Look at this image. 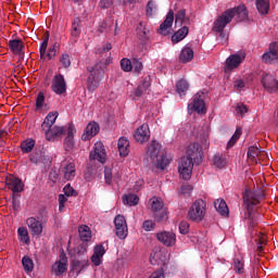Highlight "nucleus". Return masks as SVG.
Wrapping results in <instances>:
<instances>
[{"label": "nucleus", "instance_id": "1", "mask_svg": "<svg viewBox=\"0 0 278 278\" xmlns=\"http://www.w3.org/2000/svg\"><path fill=\"white\" fill-rule=\"evenodd\" d=\"M236 16V20L239 23H242V21H249V11L247 10V7L240 5L238 8H233L230 10H227L224 12L214 23L213 31H217L223 36V30L231 21H233Z\"/></svg>", "mask_w": 278, "mask_h": 278}, {"label": "nucleus", "instance_id": "2", "mask_svg": "<svg viewBox=\"0 0 278 278\" xmlns=\"http://www.w3.org/2000/svg\"><path fill=\"white\" fill-rule=\"evenodd\" d=\"M264 191H251V189H244L242 192L243 205L247 210L244 214V219L250 220L249 227H255L257 223L253 219V205H257L262 199H264Z\"/></svg>", "mask_w": 278, "mask_h": 278}, {"label": "nucleus", "instance_id": "3", "mask_svg": "<svg viewBox=\"0 0 278 278\" xmlns=\"http://www.w3.org/2000/svg\"><path fill=\"white\" fill-rule=\"evenodd\" d=\"M148 157L156 165V168L164 170L170 160L166 159V150L162 149V144L156 140H152L148 147L147 151Z\"/></svg>", "mask_w": 278, "mask_h": 278}, {"label": "nucleus", "instance_id": "4", "mask_svg": "<svg viewBox=\"0 0 278 278\" xmlns=\"http://www.w3.org/2000/svg\"><path fill=\"white\" fill-rule=\"evenodd\" d=\"M58 112H50L41 124V130L45 131L46 139L49 141L54 138H60V136H64V127L53 126L55 125V121H58Z\"/></svg>", "mask_w": 278, "mask_h": 278}, {"label": "nucleus", "instance_id": "5", "mask_svg": "<svg viewBox=\"0 0 278 278\" xmlns=\"http://www.w3.org/2000/svg\"><path fill=\"white\" fill-rule=\"evenodd\" d=\"M89 77L87 79V88L90 92H94L99 88L103 77H105V63H97L89 70Z\"/></svg>", "mask_w": 278, "mask_h": 278}, {"label": "nucleus", "instance_id": "6", "mask_svg": "<svg viewBox=\"0 0 278 278\" xmlns=\"http://www.w3.org/2000/svg\"><path fill=\"white\" fill-rule=\"evenodd\" d=\"M205 201L201 199L195 200L188 212L189 220H192L193 223H201V220L205 218Z\"/></svg>", "mask_w": 278, "mask_h": 278}, {"label": "nucleus", "instance_id": "7", "mask_svg": "<svg viewBox=\"0 0 278 278\" xmlns=\"http://www.w3.org/2000/svg\"><path fill=\"white\" fill-rule=\"evenodd\" d=\"M151 210L156 223H164V220H168V212L164 208V202L160 199H153Z\"/></svg>", "mask_w": 278, "mask_h": 278}, {"label": "nucleus", "instance_id": "8", "mask_svg": "<svg viewBox=\"0 0 278 278\" xmlns=\"http://www.w3.org/2000/svg\"><path fill=\"white\" fill-rule=\"evenodd\" d=\"M192 168H194V161L189 159V156H182L178 165V173L182 179H190L192 177Z\"/></svg>", "mask_w": 278, "mask_h": 278}, {"label": "nucleus", "instance_id": "9", "mask_svg": "<svg viewBox=\"0 0 278 278\" xmlns=\"http://www.w3.org/2000/svg\"><path fill=\"white\" fill-rule=\"evenodd\" d=\"M187 157L192 160L194 164L203 162V148L199 143H190L187 149Z\"/></svg>", "mask_w": 278, "mask_h": 278}, {"label": "nucleus", "instance_id": "10", "mask_svg": "<svg viewBox=\"0 0 278 278\" xmlns=\"http://www.w3.org/2000/svg\"><path fill=\"white\" fill-rule=\"evenodd\" d=\"M115 225V233L119 240H125L127 238L128 229H127V220L125 216L117 215L114 219Z\"/></svg>", "mask_w": 278, "mask_h": 278}, {"label": "nucleus", "instance_id": "11", "mask_svg": "<svg viewBox=\"0 0 278 278\" xmlns=\"http://www.w3.org/2000/svg\"><path fill=\"white\" fill-rule=\"evenodd\" d=\"M263 88L269 94H275L278 92V80L273 74H265L262 78Z\"/></svg>", "mask_w": 278, "mask_h": 278}, {"label": "nucleus", "instance_id": "12", "mask_svg": "<svg viewBox=\"0 0 278 278\" xmlns=\"http://www.w3.org/2000/svg\"><path fill=\"white\" fill-rule=\"evenodd\" d=\"M156 239L161 244H164V247H175L177 244V235L173 231H161L156 233Z\"/></svg>", "mask_w": 278, "mask_h": 278}, {"label": "nucleus", "instance_id": "13", "mask_svg": "<svg viewBox=\"0 0 278 278\" xmlns=\"http://www.w3.org/2000/svg\"><path fill=\"white\" fill-rule=\"evenodd\" d=\"M105 157H108L105 154V147L102 142H97L93 147V151H91L89 154L90 161L97 160L101 164H104Z\"/></svg>", "mask_w": 278, "mask_h": 278}, {"label": "nucleus", "instance_id": "14", "mask_svg": "<svg viewBox=\"0 0 278 278\" xmlns=\"http://www.w3.org/2000/svg\"><path fill=\"white\" fill-rule=\"evenodd\" d=\"M51 89L55 94H64V92H66V80H64V76L62 74L54 76Z\"/></svg>", "mask_w": 278, "mask_h": 278}, {"label": "nucleus", "instance_id": "15", "mask_svg": "<svg viewBox=\"0 0 278 278\" xmlns=\"http://www.w3.org/2000/svg\"><path fill=\"white\" fill-rule=\"evenodd\" d=\"M174 21H175V12L173 10H169L166 15V18L160 25V28L157 29V34H161V36H168V29L173 27Z\"/></svg>", "mask_w": 278, "mask_h": 278}, {"label": "nucleus", "instance_id": "16", "mask_svg": "<svg viewBox=\"0 0 278 278\" xmlns=\"http://www.w3.org/2000/svg\"><path fill=\"white\" fill-rule=\"evenodd\" d=\"M151 138V131L149 130V125H141L135 132V140L140 142V144L147 142Z\"/></svg>", "mask_w": 278, "mask_h": 278}, {"label": "nucleus", "instance_id": "17", "mask_svg": "<svg viewBox=\"0 0 278 278\" xmlns=\"http://www.w3.org/2000/svg\"><path fill=\"white\" fill-rule=\"evenodd\" d=\"M244 60V54L241 55L240 53H236L230 55L226 60V71H233V68H238L240 64H242V61Z\"/></svg>", "mask_w": 278, "mask_h": 278}, {"label": "nucleus", "instance_id": "18", "mask_svg": "<svg viewBox=\"0 0 278 278\" xmlns=\"http://www.w3.org/2000/svg\"><path fill=\"white\" fill-rule=\"evenodd\" d=\"M202 94V91H199L195 94L193 103L188 105L189 110H194V112H198V114L205 112V101H203V98H201Z\"/></svg>", "mask_w": 278, "mask_h": 278}, {"label": "nucleus", "instance_id": "19", "mask_svg": "<svg viewBox=\"0 0 278 278\" xmlns=\"http://www.w3.org/2000/svg\"><path fill=\"white\" fill-rule=\"evenodd\" d=\"M75 126L70 124L67 128V135L64 140L65 151H72V149H75Z\"/></svg>", "mask_w": 278, "mask_h": 278}, {"label": "nucleus", "instance_id": "20", "mask_svg": "<svg viewBox=\"0 0 278 278\" xmlns=\"http://www.w3.org/2000/svg\"><path fill=\"white\" fill-rule=\"evenodd\" d=\"M100 129L101 128L99 127L97 122L89 123L86 127L85 132L81 136V140L86 141V140H90L91 138H94V136H97V134H99Z\"/></svg>", "mask_w": 278, "mask_h": 278}, {"label": "nucleus", "instance_id": "21", "mask_svg": "<svg viewBox=\"0 0 278 278\" xmlns=\"http://www.w3.org/2000/svg\"><path fill=\"white\" fill-rule=\"evenodd\" d=\"M26 225L29 227L31 236H40L42 233V224L35 217H29L26 220Z\"/></svg>", "mask_w": 278, "mask_h": 278}, {"label": "nucleus", "instance_id": "22", "mask_svg": "<svg viewBox=\"0 0 278 278\" xmlns=\"http://www.w3.org/2000/svg\"><path fill=\"white\" fill-rule=\"evenodd\" d=\"M105 255V248L101 244H98L93 249V254L91 256V262L94 266H101V260Z\"/></svg>", "mask_w": 278, "mask_h": 278}, {"label": "nucleus", "instance_id": "23", "mask_svg": "<svg viewBox=\"0 0 278 278\" xmlns=\"http://www.w3.org/2000/svg\"><path fill=\"white\" fill-rule=\"evenodd\" d=\"M117 149L121 157H127V155H129V140L125 137H121L117 142Z\"/></svg>", "mask_w": 278, "mask_h": 278}, {"label": "nucleus", "instance_id": "24", "mask_svg": "<svg viewBox=\"0 0 278 278\" xmlns=\"http://www.w3.org/2000/svg\"><path fill=\"white\" fill-rule=\"evenodd\" d=\"M275 60H278V52L273 43L269 47V51L263 54V62H265V64H273Z\"/></svg>", "mask_w": 278, "mask_h": 278}, {"label": "nucleus", "instance_id": "25", "mask_svg": "<svg viewBox=\"0 0 278 278\" xmlns=\"http://www.w3.org/2000/svg\"><path fill=\"white\" fill-rule=\"evenodd\" d=\"M190 29L188 26H184L180 29H178L173 36H172V42L173 45H177V42H181L186 36H188Z\"/></svg>", "mask_w": 278, "mask_h": 278}, {"label": "nucleus", "instance_id": "26", "mask_svg": "<svg viewBox=\"0 0 278 278\" xmlns=\"http://www.w3.org/2000/svg\"><path fill=\"white\" fill-rule=\"evenodd\" d=\"M215 210L220 214L222 216H229V207L227 206V202L223 199H217L214 202Z\"/></svg>", "mask_w": 278, "mask_h": 278}, {"label": "nucleus", "instance_id": "27", "mask_svg": "<svg viewBox=\"0 0 278 278\" xmlns=\"http://www.w3.org/2000/svg\"><path fill=\"white\" fill-rule=\"evenodd\" d=\"M194 58V51L192 49L186 47L181 50L180 55H179V61L182 64H188V62H191Z\"/></svg>", "mask_w": 278, "mask_h": 278}, {"label": "nucleus", "instance_id": "28", "mask_svg": "<svg viewBox=\"0 0 278 278\" xmlns=\"http://www.w3.org/2000/svg\"><path fill=\"white\" fill-rule=\"evenodd\" d=\"M255 5H256V10L262 15L268 14V10H270L269 0H255Z\"/></svg>", "mask_w": 278, "mask_h": 278}, {"label": "nucleus", "instance_id": "29", "mask_svg": "<svg viewBox=\"0 0 278 278\" xmlns=\"http://www.w3.org/2000/svg\"><path fill=\"white\" fill-rule=\"evenodd\" d=\"M177 23H179V25H184V23H186V25H192L190 17H186V9H181L176 13L175 24L177 25Z\"/></svg>", "mask_w": 278, "mask_h": 278}, {"label": "nucleus", "instance_id": "30", "mask_svg": "<svg viewBox=\"0 0 278 278\" xmlns=\"http://www.w3.org/2000/svg\"><path fill=\"white\" fill-rule=\"evenodd\" d=\"M123 203L124 205H129L130 207H134L140 203V198L134 193H128L123 197Z\"/></svg>", "mask_w": 278, "mask_h": 278}, {"label": "nucleus", "instance_id": "31", "mask_svg": "<svg viewBox=\"0 0 278 278\" xmlns=\"http://www.w3.org/2000/svg\"><path fill=\"white\" fill-rule=\"evenodd\" d=\"M30 162L31 164H47L49 160H47V155L42 152H35L30 154Z\"/></svg>", "mask_w": 278, "mask_h": 278}, {"label": "nucleus", "instance_id": "32", "mask_svg": "<svg viewBox=\"0 0 278 278\" xmlns=\"http://www.w3.org/2000/svg\"><path fill=\"white\" fill-rule=\"evenodd\" d=\"M78 233H79L80 240L83 242H90V239L92 238V232H90V227H88V226H80L78 228Z\"/></svg>", "mask_w": 278, "mask_h": 278}, {"label": "nucleus", "instance_id": "33", "mask_svg": "<svg viewBox=\"0 0 278 278\" xmlns=\"http://www.w3.org/2000/svg\"><path fill=\"white\" fill-rule=\"evenodd\" d=\"M151 87V79H144L142 83L137 87L135 91V97H142L147 90Z\"/></svg>", "mask_w": 278, "mask_h": 278}, {"label": "nucleus", "instance_id": "34", "mask_svg": "<svg viewBox=\"0 0 278 278\" xmlns=\"http://www.w3.org/2000/svg\"><path fill=\"white\" fill-rule=\"evenodd\" d=\"M9 47L14 53H21V51H23L25 48V43H23V41L20 39H13L9 41Z\"/></svg>", "mask_w": 278, "mask_h": 278}, {"label": "nucleus", "instance_id": "35", "mask_svg": "<svg viewBox=\"0 0 278 278\" xmlns=\"http://www.w3.org/2000/svg\"><path fill=\"white\" fill-rule=\"evenodd\" d=\"M213 166L215 168H225L227 166V160L220 153H217L213 156Z\"/></svg>", "mask_w": 278, "mask_h": 278}, {"label": "nucleus", "instance_id": "36", "mask_svg": "<svg viewBox=\"0 0 278 278\" xmlns=\"http://www.w3.org/2000/svg\"><path fill=\"white\" fill-rule=\"evenodd\" d=\"M64 179H66V181H71V179H75V163H68L64 167Z\"/></svg>", "mask_w": 278, "mask_h": 278}, {"label": "nucleus", "instance_id": "37", "mask_svg": "<svg viewBox=\"0 0 278 278\" xmlns=\"http://www.w3.org/2000/svg\"><path fill=\"white\" fill-rule=\"evenodd\" d=\"M7 184L10 186L12 192H23V182L18 178L10 179Z\"/></svg>", "mask_w": 278, "mask_h": 278}, {"label": "nucleus", "instance_id": "38", "mask_svg": "<svg viewBox=\"0 0 278 278\" xmlns=\"http://www.w3.org/2000/svg\"><path fill=\"white\" fill-rule=\"evenodd\" d=\"M137 36L141 42H147L149 40V35L147 33V27L144 26V23L140 22L139 26L137 27Z\"/></svg>", "mask_w": 278, "mask_h": 278}, {"label": "nucleus", "instance_id": "39", "mask_svg": "<svg viewBox=\"0 0 278 278\" xmlns=\"http://www.w3.org/2000/svg\"><path fill=\"white\" fill-rule=\"evenodd\" d=\"M190 88V85H188V81L186 79H180L176 84V92L180 97L182 94H186L187 90Z\"/></svg>", "mask_w": 278, "mask_h": 278}, {"label": "nucleus", "instance_id": "40", "mask_svg": "<svg viewBox=\"0 0 278 278\" xmlns=\"http://www.w3.org/2000/svg\"><path fill=\"white\" fill-rule=\"evenodd\" d=\"M88 251V243L83 242L73 250L70 251V255H85Z\"/></svg>", "mask_w": 278, "mask_h": 278}, {"label": "nucleus", "instance_id": "41", "mask_svg": "<svg viewBox=\"0 0 278 278\" xmlns=\"http://www.w3.org/2000/svg\"><path fill=\"white\" fill-rule=\"evenodd\" d=\"M260 153H262V150H260V148L255 146L250 147L248 150V160H251V162H257Z\"/></svg>", "mask_w": 278, "mask_h": 278}, {"label": "nucleus", "instance_id": "42", "mask_svg": "<svg viewBox=\"0 0 278 278\" xmlns=\"http://www.w3.org/2000/svg\"><path fill=\"white\" fill-rule=\"evenodd\" d=\"M79 23H81V20L79 17H75L72 23V36L74 38H79V34H81V27L79 26Z\"/></svg>", "mask_w": 278, "mask_h": 278}, {"label": "nucleus", "instance_id": "43", "mask_svg": "<svg viewBox=\"0 0 278 278\" xmlns=\"http://www.w3.org/2000/svg\"><path fill=\"white\" fill-rule=\"evenodd\" d=\"M45 36V40L42 41L39 49L41 60H47V47H49V31H46Z\"/></svg>", "mask_w": 278, "mask_h": 278}, {"label": "nucleus", "instance_id": "44", "mask_svg": "<svg viewBox=\"0 0 278 278\" xmlns=\"http://www.w3.org/2000/svg\"><path fill=\"white\" fill-rule=\"evenodd\" d=\"M87 265H88L87 260H84V261L74 260L72 261V264H71L72 270H74L77 274L81 273V270L84 269V266H87Z\"/></svg>", "mask_w": 278, "mask_h": 278}, {"label": "nucleus", "instance_id": "45", "mask_svg": "<svg viewBox=\"0 0 278 278\" xmlns=\"http://www.w3.org/2000/svg\"><path fill=\"white\" fill-rule=\"evenodd\" d=\"M233 270L237 275H244V262L240 258H233Z\"/></svg>", "mask_w": 278, "mask_h": 278}, {"label": "nucleus", "instance_id": "46", "mask_svg": "<svg viewBox=\"0 0 278 278\" xmlns=\"http://www.w3.org/2000/svg\"><path fill=\"white\" fill-rule=\"evenodd\" d=\"M240 136H242V128H237L235 134L232 135L231 139L228 141L227 149H231L238 140H240Z\"/></svg>", "mask_w": 278, "mask_h": 278}, {"label": "nucleus", "instance_id": "47", "mask_svg": "<svg viewBox=\"0 0 278 278\" xmlns=\"http://www.w3.org/2000/svg\"><path fill=\"white\" fill-rule=\"evenodd\" d=\"M35 144H36V141H34V140L24 141L21 143V149H22L23 153H31Z\"/></svg>", "mask_w": 278, "mask_h": 278}, {"label": "nucleus", "instance_id": "48", "mask_svg": "<svg viewBox=\"0 0 278 278\" xmlns=\"http://www.w3.org/2000/svg\"><path fill=\"white\" fill-rule=\"evenodd\" d=\"M132 71L134 73H136L137 75H140L142 73V68H144V66L142 65V61H140V59H132Z\"/></svg>", "mask_w": 278, "mask_h": 278}, {"label": "nucleus", "instance_id": "49", "mask_svg": "<svg viewBox=\"0 0 278 278\" xmlns=\"http://www.w3.org/2000/svg\"><path fill=\"white\" fill-rule=\"evenodd\" d=\"M22 264L26 273H31V270H34V261H31V258H29L28 256L23 257Z\"/></svg>", "mask_w": 278, "mask_h": 278}, {"label": "nucleus", "instance_id": "50", "mask_svg": "<svg viewBox=\"0 0 278 278\" xmlns=\"http://www.w3.org/2000/svg\"><path fill=\"white\" fill-rule=\"evenodd\" d=\"M17 233L21 237L22 242L29 244V232L27 231V228L20 227Z\"/></svg>", "mask_w": 278, "mask_h": 278}, {"label": "nucleus", "instance_id": "51", "mask_svg": "<svg viewBox=\"0 0 278 278\" xmlns=\"http://www.w3.org/2000/svg\"><path fill=\"white\" fill-rule=\"evenodd\" d=\"M52 269L55 275H62V273L66 271V263L56 262L53 264Z\"/></svg>", "mask_w": 278, "mask_h": 278}, {"label": "nucleus", "instance_id": "52", "mask_svg": "<svg viewBox=\"0 0 278 278\" xmlns=\"http://www.w3.org/2000/svg\"><path fill=\"white\" fill-rule=\"evenodd\" d=\"M121 67L122 71H125V73H129L130 71H132V61H130L129 59H122Z\"/></svg>", "mask_w": 278, "mask_h": 278}, {"label": "nucleus", "instance_id": "53", "mask_svg": "<svg viewBox=\"0 0 278 278\" xmlns=\"http://www.w3.org/2000/svg\"><path fill=\"white\" fill-rule=\"evenodd\" d=\"M258 240V245L256 248L257 253H264V244H266V238H264V235H260L257 239H255V242Z\"/></svg>", "mask_w": 278, "mask_h": 278}, {"label": "nucleus", "instance_id": "54", "mask_svg": "<svg viewBox=\"0 0 278 278\" xmlns=\"http://www.w3.org/2000/svg\"><path fill=\"white\" fill-rule=\"evenodd\" d=\"M42 105H45V92L39 91V93L37 94V98H36L37 110H40V108H42Z\"/></svg>", "mask_w": 278, "mask_h": 278}, {"label": "nucleus", "instance_id": "55", "mask_svg": "<svg viewBox=\"0 0 278 278\" xmlns=\"http://www.w3.org/2000/svg\"><path fill=\"white\" fill-rule=\"evenodd\" d=\"M65 197H77V191L71 187V185H66L63 189Z\"/></svg>", "mask_w": 278, "mask_h": 278}, {"label": "nucleus", "instance_id": "56", "mask_svg": "<svg viewBox=\"0 0 278 278\" xmlns=\"http://www.w3.org/2000/svg\"><path fill=\"white\" fill-rule=\"evenodd\" d=\"M190 231V224L188 222H180L179 224V232L186 236Z\"/></svg>", "mask_w": 278, "mask_h": 278}, {"label": "nucleus", "instance_id": "57", "mask_svg": "<svg viewBox=\"0 0 278 278\" xmlns=\"http://www.w3.org/2000/svg\"><path fill=\"white\" fill-rule=\"evenodd\" d=\"M236 112L239 116H244L249 112V108L245 104L239 103L237 104Z\"/></svg>", "mask_w": 278, "mask_h": 278}, {"label": "nucleus", "instance_id": "58", "mask_svg": "<svg viewBox=\"0 0 278 278\" xmlns=\"http://www.w3.org/2000/svg\"><path fill=\"white\" fill-rule=\"evenodd\" d=\"M60 62L64 68H68L71 66V56L68 54H62Z\"/></svg>", "mask_w": 278, "mask_h": 278}, {"label": "nucleus", "instance_id": "59", "mask_svg": "<svg viewBox=\"0 0 278 278\" xmlns=\"http://www.w3.org/2000/svg\"><path fill=\"white\" fill-rule=\"evenodd\" d=\"M104 179L105 184H112V168L105 167L104 168Z\"/></svg>", "mask_w": 278, "mask_h": 278}, {"label": "nucleus", "instance_id": "60", "mask_svg": "<svg viewBox=\"0 0 278 278\" xmlns=\"http://www.w3.org/2000/svg\"><path fill=\"white\" fill-rule=\"evenodd\" d=\"M144 231H153L155 229V223L153 220L143 222Z\"/></svg>", "mask_w": 278, "mask_h": 278}, {"label": "nucleus", "instance_id": "61", "mask_svg": "<svg viewBox=\"0 0 278 278\" xmlns=\"http://www.w3.org/2000/svg\"><path fill=\"white\" fill-rule=\"evenodd\" d=\"M193 187L192 185L185 184L180 187L181 194H188L190 195V192H192Z\"/></svg>", "mask_w": 278, "mask_h": 278}, {"label": "nucleus", "instance_id": "62", "mask_svg": "<svg viewBox=\"0 0 278 278\" xmlns=\"http://www.w3.org/2000/svg\"><path fill=\"white\" fill-rule=\"evenodd\" d=\"M114 2L112 0H102L99 3V8H101V10H108V8H112V4Z\"/></svg>", "mask_w": 278, "mask_h": 278}, {"label": "nucleus", "instance_id": "63", "mask_svg": "<svg viewBox=\"0 0 278 278\" xmlns=\"http://www.w3.org/2000/svg\"><path fill=\"white\" fill-rule=\"evenodd\" d=\"M55 43L49 48L48 53L46 54V58H48V60H53V58H55Z\"/></svg>", "mask_w": 278, "mask_h": 278}, {"label": "nucleus", "instance_id": "64", "mask_svg": "<svg viewBox=\"0 0 278 278\" xmlns=\"http://www.w3.org/2000/svg\"><path fill=\"white\" fill-rule=\"evenodd\" d=\"M233 86L237 90H242V88H244V86H247V84L244 83V80L242 79H236L233 81Z\"/></svg>", "mask_w": 278, "mask_h": 278}]
</instances>
